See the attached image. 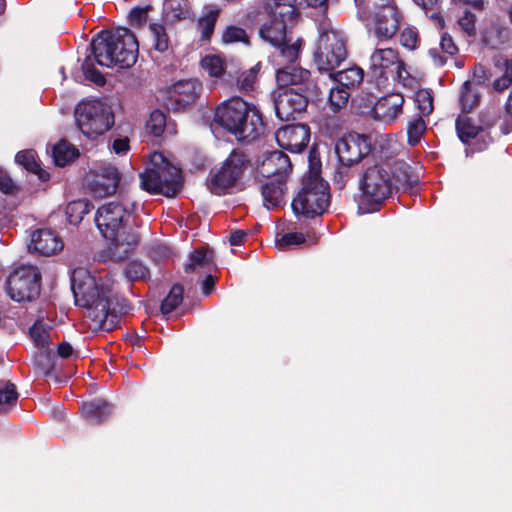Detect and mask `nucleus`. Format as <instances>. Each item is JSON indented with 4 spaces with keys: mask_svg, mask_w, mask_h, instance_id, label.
<instances>
[{
    "mask_svg": "<svg viewBox=\"0 0 512 512\" xmlns=\"http://www.w3.org/2000/svg\"><path fill=\"white\" fill-rule=\"evenodd\" d=\"M138 50L137 38L130 29L118 27L112 31H101L90 43V54L82 63L83 74L87 80L102 86L106 80L94 62L107 68H129L136 63Z\"/></svg>",
    "mask_w": 512,
    "mask_h": 512,
    "instance_id": "obj_1",
    "label": "nucleus"
},
{
    "mask_svg": "<svg viewBox=\"0 0 512 512\" xmlns=\"http://www.w3.org/2000/svg\"><path fill=\"white\" fill-rule=\"evenodd\" d=\"M136 203L128 195L119 200L111 201L99 207L95 215V223L102 236L111 241L112 257L122 260L138 245L139 235L128 231L129 222L135 211Z\"/></svg>",
    "mask_w": 512,
    "mask_h": 512,
    "instance_id": "obj_2",
    "label": "nucleus"
},
{
    "mask_svg": "<svg viewBox=\"0 0 512 512\" xmlns=\"http://www.w3.org/2000/svg\"><path fill=\"white\" fill-rule=\"evenodd\" d=\"M71 289L76 305L86 308L92 330L109 331L115 315L111 311V287L108 280L96 277L85 268L74 269Z\"/></svg>",
    "mask_w": 512,
    "mask_h": 512,
    "instance_id": "obj_3",
    "label": "nucleus"
},
{
    "mask_svg": "<svg viewBox=\"0 0 512 512\" xmlns=\"http://www.w3.org/2000/svg\"><path fill=\"white\" fill-rule=\"evenodd\" d=\"M214 122L240 142H252L265 130L260 111L240 97H232L219 104Z\"/></svg>",
    "mask_w": 512,
    "mask_h": 512,
    "instance_id": "obj_4",
    "label": "nucleus"
},
{
    "mask_svg": "<svg viewBox=\"0 0 512 512\" xmlns=\"http://www.w3.org/2000/svg\"><path fill=\"white\" fill-rule=\"evenodd\" d=\"M321 161L312 154L309 155V170L304 174L301 188L292 200V210L295 215L307 218L324 213L330 203L329 185L320 175Z\"/></svg>",
    "mask_w": 512,
    "mask_h": 512,
    "instance_id": "obj_5",
    "label": "nucleus"
},
{
    "mask_svg": "<svg viewBox=\"0 0 512 512\" xmlns=\"http://www.w3.org/2000/svg\"><path fill=\"white\" fill-rule=\"evenodd\" d=\"M335 153L339 164L334 182L342 189L353 177L352 168L366 158L372 150L371 137L366 134L349 132L335 142Z\"/></svg>",
    "mask_w": 512,
    "mask_h": 512,
    "instance_id": "obj_6",
    "label": "nucleus"
},
{
    "mask_svg": "<svg viewBox=\"0 0 512 512\" xmlns=\"http://www.w3.org/2000/svg\"><path fill=\"white\" fill-rule=\"evenodd\" d=\"M393 187L392 176L382 165L376 164L366 168L359 180V189L362 192L358 204L359 211H378L383 202L391 196Z\"/></svg>",
    "mask_w": 512,
    "mask_h": 512,
    "instance_id": "obj_7",
    "label": "nucleus"
},
{
    "mask_svg": "<svg viewBox=\"0 0 512 512\" xmlns=\"http://www.w3.org/2000/svg\"><path fill=\"white\" fill-rule=\"evenodd\" d=\"M318 33L314 64L320 72H332L347 58L345 37L329 20L318 24Z\"/></svg>",
    "mask_w": 512,
    "mask_h": 512,
    "instance_id": "obj_8",
    "label": "nucleus"
},
{
    "mask_svg": "<svg viewBox=\"0 0 512 512\" xmlns=\"http://www.w3.org/2000/svg\"><path fill=\"white\" fill-rule=\"evenodd\" d=\"M75 120L79 130L90 139L104 134L114 124L111 108L100 100L80 102L75 108Z\"/></svg>",
    "mask_w": 512,
    "mask_h": 512,
    "instance_id": "obj_9",
    "label": "nucleus"
},
{
    "mask_svg": "<svg viewBox=\"0 0 512 512\" xmlns=\"http://www.w3.org/2000/svg\"><path fill=\"white\" fill-rule=\"evenodd\" d=\"M41 273L37 266L22 264L6 280V291L16 302L33 301L40 294Z\"/></svg>",
    "mask_w": 512,
    "mask_h": 512,
    "instance_id": "obj_10",
    "label": "nucleus"
},
{
    "mask_svg": "<svg viewBox=\"0 0 512 512\" xmlns=\"http://www.w3.org/2000/svg\"><path fill=\"white\" fill-rule=\"evenodd\" d=\"M249 166L250 161L247 155L240 150H233L222 167L211 178L210 191L216 195L225 194L229 188L240 182Z\"/></svg>",
    "mask_w": 512,
    "mask_h": 512,
    "instance_id": "obj_11",
    "label": "nucleus"
},
{
    "mask_svg": "<svg viewBox=\"0 0 512 512\" xmlns=\"http://www.w3.org/2000/svg\"><path fill=\"white\" fill-rule=\"evenodd\" d=\"M314 87L306 88V93L296 91L295 88H284L274 96V109L276 116L282 121L295 120L302 114L309 103L319 99L320 95L314 94Z\"/></svg>",
    "mask_w": 512,
    "mask_h": 512,
    "instance_id": "obj_12",
    "label": "nucleus"
},
{
    "mask_svg": "<svg viewBox=\"0 0 512 512\" xmlns=\"http://www.w3.org/2000/svg\"><path fill=\"white\" fill-rule=\"evenodd\" d=\"M287 24L267 18L259 29L260 38L280 51V55L288 62H296L300 53V40L287 44Z\"/></svg>",
    "mask_w": 512,
    "mask_h": 512,
    "instance_id": "obj_13",
    "label": "nucleus"
},
{
    "mask_svg": "<svg viewBox=\"0 0 512 512\" xmlns=\"http://www.w3.org/2000/svg\"><path fill=\"white\" fill-rule=\"evenodd\" d=\"M374 14V35L379 42L391 39L400 26L401 14L394 0H380Z\"/></svg>",
    "mask_w": 512,
    "mask_h": 512,
    "instance_id": "obj_14",
    "label": "nucleus"
},
{
    "mask_svg": "<svg viewBox=\"0 0 512 512\" xmlns=\"http://www.w3.org/2000/svg\"><path fill=\"white\" fill-rule=\"evenodd\" d=\"M202 90V83L197 79L181 80L174 83L167 91V108L180 111L195 104Z\"/></svg>",
    "mask_w": 512,
    "mask_h": 512,
    "instance_id": "obj_15",
    "label": "nucleus"
},
{
    "mask_svg": "<svg viewBox=\"0 0 512 512\" xmlns=\"http://www.w3.org/2000/svg\"><path fill=\"white\" fill-rule=\"evenodd\" d=\"M398 61V52L392 48H379L372 53L368 76L378 88L385 86L389 77L393 76Z\"/></svg>",
    "mask_w": 512,
    "mask_h": 512,
    "instance_id": "obj_16",
    "label": "nucleus"
},
{
    "mask_svg": "<svg viewBox=\"0 0 512 512\" xmlns=\"http://www.w3.org/2000/svg\"><path fill=\"white\" fill-rule=\"evenodd\" d=\"M120 181L121 175L118 169L111 164H103L98 167L89 181L87 190L94 198H105L117 191Z\"/></svg>",
    "mask_w": 512,
    "mask_h": 512,
    "instance_id": "obj_17",
    "label": "nucleus"
},
{
    "mask_svg": "<svg viewBox=\"0 0 512 512\" xmlns=\"http://www.w3.org/2000/svg\"><path fill=\"white\" fill-rule=\"evenodd\" d=\"M279 147L293 153L301 152L310 141V129L306 124H290L275 132Z\"/></svg>",
    "mask_w": 512,
    "mask_h": 512,
    "instance_id": "obj_18",
    "label": "nucleus"
},
{
    "mask_svg": "<svg viewBox=\"0 0 512 512\" xmlns=\"http://www.w3.org/2000/svg\"><path fill=\"white\" fill-rule=\"evenodd\" d=\"M295 62L289 63L290 65L278 69L276 73V80L280 86L287 88H295L296 91L306 93V88L314 87V94L321 95L320 88L311 79L309 70L293 65Z\"/></svg>",
    "mask_w": 512,
    "mask_h": 512,
    "instance_id": "obj_19",
    "label": "nucleus"
},
{
    "mask_svg": "<svg viewBox=\"0 0 512 512\" xmlns=\"http://www.w3.org/2000/svg\"><path fill=\"white\" fill-rule=\"evenodd\" d=\"M152 163L158 165L162 194L167 197H174L182 188L181 169L168 162L161 153L153 155Z\"/></svg>",
    "mask_w": 512,
    "mask_h": 512,
    "instance_id": "obj_20",
    "label": "nucleus"
},
{
    "mask_svg": "<svg viewBox=\"0 0 512 512\" xmlns=\"http://www.w3.org/2000/svg\"><path fill=\"white\" fill-rule=\"evenodd\" d=\"M63 246L62 240L52 230L38 229L32 233L28 248L30 252L50 256L61 251Z\"/></svg>",
    "mask_w": 512,
    "mask_h": 512,
    "instance_id": "obj_21",
    "label": "nucleus"
},
{
    "mask_svg": "<svg viewBox=\"0 0 512 512\" xmlns=\"http://www.w3.org/2000/svg\"><path fill=\"white\" fill-rule=\"evenodd\" d=\"M404 97L400 93H391L379 98L373 107L376 119L384 123H392L402 114Z\"/></svg>",
    "mask_w": 512,
    "mask_h": 512,
    "instance_id": "obj_22",
    "label": "nucleus"
},
{
    "mask_svg": "<svg viewBox=\"0 0 512 512\" xmlns=\"http://www.w3.org/2000/svg\"><path fill=\"white\" fill-rule=\"evenodd\" d=\"M291 169L290 158L279 150L268 153L261 165V173L267 178H282L286 180Z\"/></svg>",
    "mask_w": 512,
    "mask_h": 512,
    "instance_id": "obj_23",
    "label": "nucleus"
},
{
    "mask_svg": "<svg viewBox=\"0 0 512 512\" xmlns=\"http://www.w3.org/2000/svg\"><path fill=\"white\" fill-rule=\"evenodd\" d=\"M299 6L298 0H265L264 9L269 19L291 24Z\"/></svg>",
    "mask_w": 512,
    "mask_h": 512,
    "instance_id": "obj_24",
    "label": "nucleus"
},
{
    "mask_svg": "<svg viewBox=\"0 0 512 512\" xmlns=\"http://www.w3.org/2000/svg\"><path fill=\"white\" fill-rule=\"evenodd\" d=\"M112 411V405L100 398L84 402L81 406L82 416L92 425L103 423L110 417Z\"/></svg>",
    "mask_w": 512,
    "mask_h": 512,
    "instance_id": "obj_25",
    "label": "nucleus"
},
{
    "mask_svg": "<svg viewBox=\"0 0 512 512\" xmlns=\"http://www.w3.org/2000/svg\"><path fill=\"white\" fill-rule=\"evenodd\" d=\"M286 180L282 178H268L261 186L264 206L268 209L278 207L284 203Z\"/></svg>",
    "mask_w": 512,
    "mask_h": 512,
    "instance_id": "obj_26",
    "label": "nucleus"
},
{
    "mask_svg": "<svg viewBox=\"0 0 512 512\" xmlns=\"http://www.w3.org/2000/svg\"><path fill=\"white\" fill-rule=\"evenodd\" d=\"M329 73L334 83L351 92L358 88L364 78L363 70L355 65L335 73Z\"/></svg>",
    "mask_w": 512,
    "mask_h": 512,
    "instance_id": "obj_27",
    "label": "nucleus"
},
{
    "mask_svg": "<svg viewBox=\"0 0 512 512\" xmlns=\"http://www.w3.org/2000/svg\"><path fill=\"white\" fill-rule=\"evenodd\" d=\"M220 10L214 5L205 6L202 10L201 16L197 23V29L201 34V39L204 41L210 40L216 21L218 19Z\"/></svg>",
    "mask_w": 512,
    "mask_h": 512,
    "instance_id": "obj_28",
    "label": "nucleus"
},
{
    "mask_svg": "<svg viewBox=\"0 0 512 512\" xmlns=\"http://www.w3.org/2000/svg\"><path fill=\"white\" fill-rule=\"evenodd\" d=\"M456 131L459 139L464 144L484 133L483 128L467 115L458 116L456 119Z\"/></svg>",
    "mask_w": 512,
    "mask_h": 512,
    "instance_id": "obj_29",
    "label": "nucleus"
},
{
    "mask_svg": "<svg viewBox=\"0 0 512 512\" xmlns=\"http://www.w3.org/2000/svg\"><path fill=\"white\" fill-rule=\"evenodd\" d=\"M15 162L23 166L27 171L37 174L43 182L50 178V174L43 170L36 161V154L33 150L19 151L15 156Z\"/></svg>",
    "mask_w": 512,
    "mask_h": 512,
    "instance_id": "obj_30",
    "label": "nucleus"
},
{
    "mask_svg": "<svg viewBox=\"0 0 512 512\" xmlns=\"http://www.w3.org/2000/svg\"><path fill=\"white\" fill-rule=\"evenodd\" d=\"M481 101V92L470 81L463 83L460 91V106L463 113H470Z\"/></svg>",
    "mask_w": 512,
    "mask_h": 512,
    "instance_id": "obj_31",
    "label": "nucleus"
},
{
    "mask_svg": "<svg viewBox=\"0 0 512 512\" xmlns=\"http://www.w3.org/2000/svg\"><path fill=\"white\" fill-rule=\"evenodd\" d=\"M79 155L78 150L65 140L55 144L51 150V157L56 166L64 167Z\"/></svg>",
    "mask_w": 512,
    "mask_h": 512,
    "instance_id": "obj_32",
    "label": "nucleus"
},
{
    "mask_svg": "<svg viewBox=\"0 0 512 512\" xmlns=\"http://www.w3.org/2000/svg\"><path fill=\"white\" fill-rule=\"evenodd\" d=\"M92 209L93 205L87 199L71 201L67 204L65 210L67 220L72 225H78Z\"/></svg>",
    "mask_w": 512,
    "mask_h": 512,
    "instance_id": "obj_33",
    "label": "nucleus"
},
{
    "mask_svg": "<svg viewBox=\"0 0 512 512\" xmlns=\"http://www.w3.org/2000/svg\"><path fill=\"white\" fill-rule=\"evenodd\" d=\"M140 187L151 194H162L161 176L159 175L158 165L146 169L139 175Z\"/></svg>",
    "mask_w": 512,
    "mask_h": 512,
    "instance_id": "obj_34",
    "label": "nucleus"
},
{
    "mask_svg": "<svg viewBox=\"0 0 512 512\" xmlns=\"http://www.w3.org/2000/svg\"><path fill=\"white\" fill-rule=\"evenodd\" d=\"M149 31L152 47L160 53L167 52L170 48V38L165 26L159 23H151Z\"/></svg>",
    "mask_w": 512,
    "mask_h": 512,
    "instance_id": "obj_35",
    "label": "nucleus"
},
{
    "mask_svg": "<svg viewBox=\"0 0 512 512\" xmlns=\"http://www.w3.org/2000/svg\"><path fill=\"white\" fill-rule=\"evenodd\" d=\"M17 399L16 386L9 381L0 380V414L7 413L16 404Z\"/></svg>",
    "mask_w": 512,
    "mask_h": 512,
    "instance_id": "obj_36",
    "label": "nucleus"
},
{
    "mask_svg": "<svg viewBox=\"0 0 512 512\" xmlns=\"http://www.w3.org/2000/svg\"><path fill=\"white\" fill-rule=\"evenodd\" d=\"M351 91L340 87L335 83L329 90L328 104L333 112H338L343 109L351 96Z\"/></svg>",
    "mask_w": 512,
    "mask_h": 512,
    "instance_id": "obj_37",
    "label": "nucleus"
},
{
    "mask_svg": "<svg viewBox=\"0 0 512 512\" xmlns=\"http://www.w3.org/2000/svg\"><path fill=\"white\" fill-rule=\"evenodd\" d=\"M211 263V254L204 250H196L190 254L189 263L185 265V272L191 273L209 268Z\"/></svg>",
    "mask_w": 512,
    "mask_h": 512,
    "instance_id": "obj_38",
    "label": "nucleus"
},
{
    "mask_svg": "<svg viewBox=\"0 0 512 512\" xmlns=\"http://www.w3.org/2000/svg\"><path fill=\"white\" fill-rule=\"evenodd\" d=\"M183 293L184 289L180 284L173 285L170 292L161 303V312L163 314L173 312L182 303Z\"/></svg>",
    "mask_w": 512,
    "mask_h": 512,
    "instance_id": "obj_39",
    "label": "nucleus"
},
{
    "mask_svg": "<svg viewBox=\"0 0 512 512\" xmlns=\"http://www.w3.org/2000/svg\"><path fill=\"white\" fill-rule=\"evenodd\" d=\"M425 130H426V124H425V121L423 120L422 116H416V117L412 118L408 122V126H407L408 143L411 146L417 145L420 142L421 137H422L423 133L425 132Z\"/></svg>",
    "mask_w": 512,
    "mask_h": 512,
    "instance_id": "obj_40",
    "label": "nucleus"
},
{
    "mask_svg": "<svg viewBox=\"0 0 512 512\" xmlns=\"http://www.w3.org/2000/svg\"><path fill=\"white\" fill-rule=\"evenodd\" d=\"M126 278L133 282L138 280H147L150 277L149 269L140 261L129 262L124 270Z\"/></svg>",
    "mask_w": 512,
    "mask_h": 512,
    "instance_id": "obj_41",
    "label": "nucleus"
},
{
    "mask_svg": "<svg viewBox=\"0 0 512 512\" xmlns=\"http://www.w3.org/2000/svg\"><path fill=\"white\" fill-rule=\"evenodd\" d=\"M165 126H166L165 114L158 109L152 111L150 114V117L146 123V129L149 131V133L158 137L164 132Z\"/></svg>",
    "mask_w": 512,
    "mask_h": 512,
    "instance_id": "obj_42",
    "label": "nucleus"
},
{
    "mask_svg": "<svg viewBox=\"0 0 512 512\" xmlns=\"http://www.w3.org/2000/svg\"><path fill=\"white\" fill-rule=\"evenodd\" d=\"M202 68L211 77H220L224 71L223 60L217 55H207L201 60Z\"/></svg>",
    "mask_w": 512,
    "mask_h": 512,
    "instance_id": "obj_43",
    "label": "nucleus"
},
{
    "mask_svg": "<svg viewBox=\"0 0 512 512\" xmlns=\"http://www.w3.org/2000/svg\"><path fill=\"white\" fill-rule=\"evenodd\" d=\"M415 102L423 116H427L433 111V96L430 90L419 89L415 94Z\"/></svg>",
    "mask_w": 512,
    "mask_h": 512,
    "instance_id": "obj_44",
    "label": "nucleus"
},
{
    "mask_svg": "<svg viewBox=\"0 0 512 512\" xmlns=\"http://www.w3.org/2000/svg\"><path fill=\"white\" fill-rule=\"evenodd\" d=\"M508 39V31L503 29H491L483 35V43L492 49H497L501 44L506 42Z\"/></svg>",
    "mask_w": 512,
    "mask_h": 512,
    "instance_id": "obj_45",
    "label": "nucleus"
},
{
    "mask_svg": "<svg viewBox=\"0 0 512 512\" xmlns=\"http://www.w3.org/2000/svg\"><path fill=\"white\" fill-rule=\"evenodd\" d=\"M306 241V238L303 233L300 232H290L284 234L281 238L276 240V246L281 249H288L293 246H298L303 244Z\"/></svg>",
    "mask_w": 512,
    "mask_h": 512,
    "instance_id": "obj_46",
    "label": "nucleus"
},
{
    "mask_svg": "<svg viewBox=\"0 0 512 512\" xmlns=\"http://www.w3.org/2000/svg\"><path fill=\"white\" fill-rule=\"evenodd\" d=\"M458 26L461 31L468 37L476 35V16L472 12L466 10L463 15L459 17Z\"/></svg>",
    "mask_w": 512,
    "mask_h": 512,
    "instance_id": "obj_47",
    "label": "nucleus"
},
{
    "mask_svg": "<svg viewBox=\"0 0 512 512\" xmlns=\"http://www.w3.org/2000/svg\"><path fill=\"white\" fill-rule=\"evenodd\" d=\"M222 39L225 43L248 42L246 31L243 28L233 25L226 27L223 31Z\"/></svg>",
    "mask_w": 512,
    "mask_h": 512,
    "instance_id": "obj_48",
    "label": "nucleus"
},
{
    "mask_svg": "<svg viewBox=\"0 0 512 512\" xmlns=\"http://www.w3.org/2000/svg\"><path fill=\"white\" fill-rule=\"evenodd\" d=\"M29 334L35 346L44 348L48 344V331L40 323H35L30 329Z\"/></svg>",
    "mask_w": 512,
    "mask_h": 512,
    "instance_id": "obj_49",
    "label": "nucleus"
},
{
    "mask_svg": "<svg viewBox=\"0 0 512 512\" xmlns=\"http://www.w3.org/2000/svg\"><path fill=\"white\" fill-rule=\"evenodd\" d=\"M391 77L397 80L404 87L411 86V83L413 82V78L410 76L409 72L405 68L404 63L401 60H399L395 65L394 74Z\"/></svg>",
    "mask_w": 512,
    "mask_h": 512,
    "instance_id": "obj_50",
    "label": "nucleus"
},
{
    "mask_svg": "<svg viewBox=\"0 0 512 512\" xmlns=\"http://www.w3.org/2000/svg\"><path fill=\"white\" fill-rule=\"evenodd\" d=\"M400 43L407 49H415L418 43L417 31L413 28H405L400 34Z\"/></svg>",
    "mask_w": 512,
    "mask_h": 512,
    "instance_id": "obj_51",
    "label": "nucleus"
},
{
    "mask_svg": "<svg viewBox=\"0 0 512 512\" xmlns=\"http://www.w3.org/2000/svg\"><path fill=\"white\" fill-rule=\"evenodd\" d=\"M439 45L441 52L448 57H452L458 52V47L455 45L452 37L447 33L442 35Z\"/></svg>",
    "mask_w": 512,
    "mask_h": 512,
    "instance_id": "obj_52",
    "label": "nucleus"
},
{
    "mask_svg": "<svg viewBox=\"0 0 512 512\" xmlns=\"http://www.w3.org/2000/svg\"><path fill=\"white\" fill-rule=\"evenodd\" d=\"M147 8L135 7L129 13V22L132 26L140 27L146 23Z\"/></svg>",
    "mask_w": 512,
    "mask_h": 512,
    "instance_id": "obj_53",
    "label": "nucleus"
},
{
    "mask_svg": "<svg viewBox=\"0 0 512 512\" xmlns=\"http://www.w3.org/2000/svg\"><path fill=\"white\" fill-rule=\"evenodd\" d=\"M256 80V68L250 69L248 72L241 75L238 80L239 86L242 90L249 91L253 89Z\"/></svg>",
    "mask_w": 512,
    "mask_h": 512,
    "instance_id": "obj_54",
    "label": "nucleus"
},
{
    "mask_svg": "<svg viewBox=\"0 0 512 512\" xmlns=\"http://www.w3.org/2000/svg\"><path fill=\"white\" fill-rule=\"evenodd\" d=\"M0 190L5 194L14 193L16 185L8 173L0 168Z\"/></svg>",
    "mask_w": 512,
    "mask_h": 512,
    "instance_id": "obj_55",
    "label": "nucleus"
},
{
    "mask_svg": "<svg viewBox=\"0 0 512 512\" xmlns=\"http://www.w3.org/2000/svg\"><path fill=\"white\" fill-rule=\"evenodd\" d=\"M428 55L432 59L433 64L437 67L444 66L448 59V56L442 53L438 48L429 49Z\"/></svg>",
    "mask_w": 512,
    "mask_h": 512,
    "instance_id": "obj_56",
    "label": "nucleus"
},
{
    "mask_svg": "<svg viewBox=\"0 0 512 512\" xmlns=\"http://www.w3.org/2000/svg\"><path fill=\"white\" fill-rule=\"evenodd\" d=\"M112 149L118 155L126 154L130 149L129 139L127 137L115 139L112 144Z\"/></svg>",
    "mask_w": 512,
    "mask_h": 512,
    "instance_id": "obj_57",
    "label": "nucleus"
},
{
    "mask_svg": "<svg viewBox=\"0 0 512 512\" xmlns=\"http://www.w3.org/2000/svg\"><path fill=\"white\" fill-rule=\"evenodd\" d=\"M474 77L478 84H484L490 79V74L483 65H477L474 68Z\"/></svg>",
    "mask_w": 512,
    "mask_h": 512,
    "instance_id": "obj_58",
    "label": "nucleus"
},
{
    "mask_svg": "<svg viewBox=\"0 0 512 512\" xmlns=\"http://www.w3.org/2000/svg\"><path fill=\"white\" fill-rule=\"evenodd\" d=\"M57 355L62 359L70 358L74 355V349L70 343L61 342L57 347Z\"/></svg>",
    "mask_w": 512,
    "mask_h": 512,
    "instance_id": "obj_59",
    "label": "nucleus"
},
{
    "mask_svg": "<svg viewBox=\"0 0 512 512\" xmlns=\"http://www.w3.org/2000/svg\"><path fill=\"white\" fill-rule=\"evenodd\" d=\"M511 85L512 81L503 75L493 81V89L497 92H502L508 89Z\"/></svg>",
    "mask_w": 512,
    "mask_h": 512,
    "instance_id": "obj_60",
    "label": "nucleus"
},
{
    "mask_svg": "<svg viewBox=\"0 0 512 512\" xmlns=\"http://www.w3.org/2000/svg\"><path fill=\"white\" fill-rule=\"evenodd\" d=\"M247 238V233L243 230H236L231 233L230 235V244L232 246H238L241 245L245 239Z\"/></svg>",
    "mask_w": 512,
    "mask_h": 512,
    "instance_id": "obj_61",
    "label": "nucleus"
},
{
    "mask_svg": "<svg viewBox=\"0 0 512 512\" xmlns=\"http://www.w3.org/2000/svg\"><path fill=\"white\" fill-rule=\"evenodd\" d=\"M496 66L503 68V76L509 78L512 81V59L497 60Z\"/></svg>",
    "mask_w": 512,
    "mask_h": 512,
    "instance_id": "obj_62",
    "label": "nucleus"
},
{
    "mask_svg": "<svg viewBox=\"0 0 512 512\" xmlns=\"http://www.w3.org/2000/svg\"><path fill=\"white\" fill-rule=\"evenodd\" d=\"M215 281L212 275H207L203 281V293L207 296L211 293L214 287Z\"/></svg>",
    "mask_w": 512,
    "mask_h": 512,
    "instance_id": "obj_63",
    "label": "nucleus"
},
{
    "mask_svg": "<svg viewBox=\"0 0 512 512\" xmlns=\"http://www.w3.org/2000/svg\"><path fill=\"white\" fill-rule=\"evenodd\" d=\"M423 10L428 11L434 8L438 0H413Z\"/></svg>",
    "mask_w": 512,
    "mask_h": 512,
    "instance_id": "obj_64",
    "label": "nucleus"
}]
</instances>
